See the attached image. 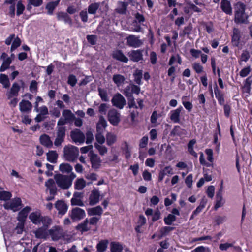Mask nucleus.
Wrapping results in <instances>:
<instances>
[{"instance_id": "nucleus-43", "label": "nucleus", "mask_w": 252, "mask_h": 252, "mask_svg": "<svg viewBox=\"0 0 252 252\" xmlns=\"http://www.w3.org/2000/svg\"><path fill=\"white\" fill-rule=\"evenodd\" d=\"M174 229V227L170 226H164L162 227L159 230V238L160 239L164 236L168 235L170 232Z\"/></svg>"}, {"instance_id": "nucleus-9", "label": "nucleus", "mask_w": 252, "mask_h": 252, "mask_svg": "<svg viewBox=\"0 0 252 252\" xmlns=\"http://www.w3.org/2000/svg\"><path fill=\"white\" fill-rule=\"evenodd\" d=\"M108 119L112 125L117 126L120 121V114L116 110L112 109L108 112Z\"/></svg>"}, {"instance_id": "nucleus-22", "label": "nucleus", "mask_w": 252, "mask_h": 252, "mask_svg": "<svg viewBox=\"0 0 252 252\" xmlns=\"http://www.w3.org/2000/svg\"><path fill=\"white\" fill-rule=\"evenodd\" d=\"M57 18L58 21H63L65 24L70 26L72 24V21L69 15L64 12L60 11L57 13Z\"/></svg>"}, {"instance_id": "nucleus-52", "label": "nucleus", "mask_w": 252, "mask_h": 252, "mask_svg": "<svg viewBox=\"0 0 252 252\" xmlns=\"http://www.w3.org/2000/svg\"><path fill=\"white\" fill-rule=\"evenodd\" d=\"M94 147L98 150L99 154L101 156H103L107 153L108 149L107 147L102 145V144L95 143L94 144Z\"/></svg>"}, {"instance_id": "nucleus-37", "label": "nucleus", "mask_w": 252, "mask_h": 252, "mask_svg": "<svg viewBox=\"0 0 252 252\" xmlns=\"http://www.w3.org/2000/svg\"><path fill=\"white\" fill-rule=\"evenodd\" d=\"M62 117L69 122H72L75 119V116L68 109H64L62 112Z\"/></svg>"}, {"instance_id": "nucleus-60", "label": "nucleus", "mask_w": 252, "mask_h": 252, "mask_svg": "<svg viewBox=\"0 0 252 252\" xmlns=\"http://www.w3.org/2000/svg\"><path fill=\"white\" fill-rule=\"evenodd\" d=\"M192 68L197 74L201 73L203 71V67L199 63H194L192 64Z\"/></svg>"}, {"instance_id": "nucleus-36", "label": "nucleus", "mask_w": 252, "mask_h": 252, "mask_svg": "<svg viewBox=\"0 0 252 252\" xmlns=\"http://www.w3.org/2000/svg\"><path fill=\"white\" fill-rule=\"evenodd\" d=\"M100 3L99 2H94L90 4L88 7V12L90 14L95 15L98 11Z\"/></svg>"}, {"instance_id": "nucleus-58", "label": "nucleus", "mask_w": 252, "mask_h": 252, "mask_svg": "<svg viewBox=\"0 0 252 252\" xmlns=\"http://www.w3.org/2000/svg\"><path fill=\"white\" fill-rule=\"evenodd\" d=\"M16 7V14L17 16H20L23 13L24 10H25V6L23 4L22 1L20 0L18 1Z\"/></svg>"}, {"instance_id": "nucleus-21", "label": "nucleus", "mask_w": 252, "mask_h": 252, "mask_svg": "<svg viewBox=\"0 0 252 252\" xmlns=\"http://www.w3.org/2000/svg\"><path fill=\"white\" fill-rule=\"evenodd\" d=\"M220 8L223 12L227 15L232 14V8L231 3L228 0H222L220 3Z\"/></svg>"}, {"instance_id": "nucleus-15", "label": "nucleus", "mask_w": 252, "mask_h": 252, "mask_svg": "<svg viewBox=\"0 0 252 252\" xmlns=\"http://www.w3.org/2000/svg\"><path fill=\"white\" fill-rule=\"evenodd\" d=\"M183 107L180 106L178 108L171 110L169 116L170 120L174 123H179L180 121V113L183 110Z\"/></svg>"}, {"instance_id": "nucleus-53", "label": "nucleus", "mask_w": 252, "mask_h": 252, "mask_svg": "<svg viewBox=\"0 0 252 252\" xmlns=\"http://www.w3.org/2000/svg\"><path fill=\"white\" fill-rule=\"evenodd\" d=\"M176 220L175 216L170 214L164 218V221L166 225H171Z\"/></svg>"}, {"instance_id": "nucleus-8", "label": "nucleus", "mask_w": 252, "mask_h": 252, "mask_svg": "<svg viewBox=\"0 0 252 252\" xmlns=\"http://www.w3.org/2000/svg\"><path fill=\"white\" fill-rule=\"evenodd\" d=\"M113 105L120 109L124 108L126 104V101L123 95L120 93H117L111 100Z\"/></svg>"}, {"instance_id": "nucleus-20", "label": "nucleus", "mask_w": 252, "mask_h": 252, "mask_svg": "<svg viewBox=\"0 0 252 252\" xmlns=\"http://www.w3.org/2000/svg\"><path fill=\"white\" fill-rule=\"evenodd\" d=\"M100 193L98 190L94 189L91 191L89 198V204L91 206L96 204L99 201Z\"/></svg>"}, {"instance_id": "nucleus-31", "label": "nucleus", "mask_w": 252, "mask_h": 252, "mask_svg": "<svg viewBox=\"0 0 252 252\" xmlns=\"http://www.w3.org/2000/svg\"><path fill=\"white\" fill-rule=\"evenodd\" d=\"M174 172L172 168L170 166L165 167L159 173L158 181L161 182L165 176L167 174H173Z\"/></svg>"}, {"instance_id": "nucleus-64", "label": "nucleus", "mask_w": 252, "mask_h": 252, "mask_svg": "<svg viewBox=\"0 0 252 252\" xmlns=\"http://www.w3.org/2000/svg\"><path fill=\"white\" fill-rule=\"evenodd\" d=\"M191 252H211V251L208 247L200 246L193 250Z\"/></svg>"}, {"instance_id": "nucleus-6", "label": "nucleus", "mask_w": 252, "mask_h": 252, "mask_svg": "<svg viewBox=\"0 0 252 252\" xmlns=\"http://www.w3.org/2000/svg\"><path fill=\"white\" fill-rule=\"evenodd\" d=\"M126 44L131 47L138 48L143 44V41L140 39L139 36L135 35H129L126 38Z\"/></svg>"}, {"instance_id": "nucleus-49", "label": "nucleus", "mask_w": 252, "mask_h": 252, "mask_svg": "<svg viewBox=\"0 0 252 252\" xmlns=\"http://www.w3.org/2000/svg\"><path fill=\"white\" fill-rule=\"evenodd\" d=\"M12 62L10 58H7L2 61V63L0 67V72H4L10 67Z\"/></svg>"}, {"instance_id": "nucleus-16", "label": "nucleus", "mask_w": 252, "mask_h": 252, "mask_svg": "<svg viewBox=\"0 0 252 252\" xmlns=\"http://www.w3.org/2000/svg\"><path fill=\"white\" fill-rule=\"evenodd\" d=\"M128 55L130 60L134 62H138L143 60V50H132L128 52Z\"/></svg>"}, {"instance_id": "nucleus-5", "label": "nucleus", "mask_w": 252, "mask_h": 252, "mask_svg": "<svg viewBox=\"0 0 252 252\" xmlns=\"http://www.w3.org/2000/svg\"><path fill=\"white\" fill-rule=\"evenodd\" d=\"M66 129L64 126H57L56 138L54 141V145L59 147L64 141L65 136Z\"/></svg>"}, {"instance_id": "nucleus-30", "label": "nucleus", "mask_w": 252, "mask_h": 252, "mask_svg": "<svg viewBox=\"0 0 252 252\" xmlns=\"http://www.w3.org/2000/svg\"><path fill=\"white\" fill-rule=\"evenodd\" d=\"M76 229L82 233L87 232L91 229L88 222V219H86L82 222L79 223L76 227Z\"/></svg>"}, {"instance_id": "nucleus-38", "label": "nucleus", "mask_w": 252, "mask_h": 252, "mask_svg": "<svg viewBox=\"0 0 252 252\" xmlns=\"http://www.w3.org/2000/svg\"><path fill=\"white\" fill-rule=\"evenodd\" d=\"M123 246L119 242H112L110 244L111 252H122Z\"/></svg>"}, {"instance_id": "nucleus-61", "label": "nucleus", "mask_w": 252, "mask_h": 252, "mask_svg": "<svg viewBox=\"0 0 252 252\" xmlns=\"http://www.w3.org/2000/svg\"><path fill=\"white\" fill-rule=\"evenodd\" d=\"M250 53L247 50H243L240 56V60L241 61L247 62L250 58Z\"/></svg>"}, {"instance_id": "nucleus-27", "label": "nucleus", "mask_w": 252, "mask_h": 252, "mask_svg": "<svg viewBox=\"0 0 252 252\" xmlns=\"http://www.w3.org/2000/svg\"><path fill=\"white\" fill-rule=\"evenodd\" d=\"M241 33L240 30L237 28H234L233 35L232 36V42L234 46L238 47L240 43Z\"/></svg>"}, {"instance_id": "nucleus-2", "label": "nucleus", "mask_w": 252, "mask_h": 252, "mask_svg": "<svg viewBox=\"0 0 252 252\" xmlns=\"http://www.w3.org/2000/svg\"><path fill=\"white\" fill-rule=\"evenodd\" d=\"M246 5L238 2L236 4L234 22L236 24L248 23V15L245 13Z\"/></svg>"}, {"instance_id": "nucleus-54", "label": "nucleus", "mask_w": 252, "mask_h": 252, "mask_svg": "<svg viewBox=\"0 0 252 252\" xmlns=\"http://www.w3.org/2000/svg\"><path fill=\"white\" fill-rule=\"evenodd\" d=\"M98 91L99 93V95L101 98V99L105 102H107L109 100V99L108 98L107 96V91L103 89H101L100 88H99L98 89Z\"/></svg>"}, {"instance_id": "nucleus-56", "label": "nucleus", "mask_w": 252, "mask_h": 252, "mask_svg": "<svg viewBox=\"0 0 252 252\" xmlns=\"http://www.w3.org/2000/svg\"><path fill=\"white\" fill-rule=\"evenodd\" d=\"M40 223H42V227H46V228L48 229L49 225L51 223V220L47 216H42Z\"/></svg>"}, {"instance_id": "nucleus-63", "label": "nucleus", "mask_w": 252, "mask_h": 252, "mask_svg": "<svg viewBox=\"0 0 252 252\" xmlns=\"http://www.w3.org/2000/svg\"><path fill=\"white\" fill-rule=\"evenodd\" d=\"M103 132H97L95 135L96 140L99 144H102L105 142V137L103 135Z\"/></svg>"}, {"instance_id": "nucleus-59", "label": "nucleus", "mask_w": 252, "mask_h": 252, "mask_svg": "<svg viewBox=\"0 0 252 252\" xmlns=\"http://www.w3.org/2000/svg\"><path fill=\"white\" fill-rule=\"evenodd\" d=\"M77 80L76 76L73 74H70L68 77L67 83L72 87H74L76 83Z\"/></svg>"}, {"instance_id": "nucleus-33", "label": "nucleus", "mask_w": 252, "mask_h": 252, "mask_svg": "<svg viewBox=\"0 0 252 252\" xmlns=\"http://www.w3.org/2000/svg\"><path fill=\"white\" fill-rule=\"evenodd\" d=\"M214 93L215 96L218 101L219 104L220 105H224L225 100L223 94L218 90V86L216 84L215 87L214 88Z\"/></svg>"}, {"instance_id": "nucleus-3", "label": "nucleus", "mask_w": 252, "mask_h": 252, "mask_svg": "<svg viewBox=\"0 0 252 252\" xmlns=\"http://www.w3.org/2000/svg\"><path fill=\"white\" fill-rule=\"evenodd\" d=\"M64 157L69 161H74L79 155L78 148L74 146L68 145L63 148Z\"/></svg>"}, {"instance_id": "nucleus-14", "label": "nucleus", "mask_w": 252, "mask_h": 252, "mask_svg": "<svg viewBox=\"0 0 252 252\" xmlns=\"http://www.w3.org/2000/svg\"><path fill=\"white\" fill-rule=\"evenodd\" d=\"M35 237L37 239H46L49 236V231L46 227H41L33 231Z\"/></svg>"}, {"instance_id": "nucleus-19", "label": "nucleus", "mask_w": 252, "mask_h": 252, "mask_svg": "<svg viewBox=\"0 0 252 252\" xmlns=\"http://www.w3.org/2000/svg\"><path fill=\"white\" fill-rule=\"evenodd\" d=\"M47 190H49L50 195H55L57 193V188L56 183L52 179H49L45 182Z\"/></svg>"}, {"instance_id": "nucleus-42", "label": "nucleus", "mask_w": 252, "mask_h": 252, "mask_svg": "<svg viewBox=\"0 0 252 252\" xmlns=\"http://www.w3.org/2000/svg\"><path fill=\"white\" fill-rule=\"evenodd\" d=\"M86 186V182L83 178L77 179L74 183V189L82 190Z\"/></svg>"}, {"instance_id": "nucleus-39", "label": "nucleus", "mask_w": 252, "mask_h": 252, "mask_svg": "<svg viewBox=\"0 0 252 252\" xmlns=\"http://www.w3.org/2000/svg\"><path fill=\"white\" fill-rule=\"evenodd\" d=\"M142 71L141 70H136L133 73L134 81L138 85L142 84Z\"/></svg>"}, {"instance_id": "nucleus-32", "label": "nucleus", "mask_w": 252, "mask_h": 252, "mask_svg": "<svg viewBox=\"0 0 252 252\" xmlns=\"http://www.w3.org/2000/svg\"><path fill=\"white\" fill-rule=\"evenodd\" d=\"M41 217L42 216L39 212H32L29 215V219L31 221L36 225L40 224Z\"/></svg>"}, {"instance_id": "nucleus-26", "label": "nucleus", "mask_w": 252, "mask_h": 252, "mask_svg": "<svg viewBox=\"0 0 252 252\" xmlns=\"http://www.w3.org/2000/svg\"><path fill=\"white\" fill-rule=\"evenodd\" d=\"M113 58L118 61L127 63L128 58L123 54L121 50H117L114 51L112 54Z\"/></svg>"}, {"instance_id": "nucleus-35", "label": "nucleus", "mask_w": 252, "mask_h": 252, "mask_svg": "<svg viewBox=\"0 0 252 252\" xmlns=\"http://www.w3.org/2000/svg\"><path fill=\"white\" fill-rule=\"evenodd\" d=\"M60 0H57L55 1L50 2L46 6V9L48 10V14L52 15L54 10L56 7L59 5Z\"/></svg>"}, {"instance_id": "nucleus-25", "label": "nucleus", "mask_w": 252, "mask_h": 252, "mask_svg": "<svg viewBox=\"0 0 252 252\" xmlns=\"http://www.w3.org/2000/svg\"><path fill=\"white\" fill-rule=\"evenodd\" d=\"M107 126V122L102 115L99 117V121L96 125L97 132H104Z\"/></svg>"}, {"instance_id": "nucleus-51", "label": "nucleus", "mask_w": 252, "mask_h": 252, "mask_svg": "<svg viewBox=\"0 0 252 252\" xmlns=\"http://www.w3.org/2000/svg\"><path fill=\"white\" fill-rule=\"evenodd\" d=\"M116 141V136L112 133H108L106 135V143L108 146H111Z\"/></svg>"}, {"instance_id": "nucleus-7", "label": "nucleus", "mask_w": 252, "mask_h": 252, "mask_svg": "<svg viewBox=\"0 0 252 252\" xmlns=\"http://www.w3.org/2000/svg\"><path fill=\"white\" fill-rule=\"evenodd\" d=\"M70 136L72 140L77 144H83L85 140L84 133L78 129H75L70 132Z\"/></svg>"}, {"instance_id": "nucleus-50", "label": "nucleus", "mask_w": 252, "mask_h": 252, "mask_svg": "<svg viewBox=\"0 0 252 252\" xmlns=\"http://www.w3.org/2000/svg\"><path fill=\"white\" fill-rule=\"evenodd\" d=\"M21 39L18 36H16L12 43V45L10 48V51L11 52H13L18 47H19L21 45Z\"/></svg>"}, {"instance_id": "nucleus-48", "label": "nucleus", "mask_w": 252, "mask_h": 252, "mask_svg": "<svg viewBox=\"0 0 252 252\" xmlns=\"http://www.w3.org/2000/svg\"><path fill=\"white\" fill-rule=\"evenodd\" d=\"M127 5L128 4L127 2H119V6L117 8L116 10L118 12V13L120 14H125L126 11Z\"/></svg>"}, {"instance_id": "nucleus-55", "label": "nucleus", "mask_w": 252, "mask_h": 252, "mask_svg": "<svg viewBox=\"0 0 252 252\" xmlns=\"http://www.w3.org/2000/svg\"><path fill=\"white\" fill-rule=\"evenodd\" d=\"M12 194L10 192L6 191H0V200L7 201L11 197Z\"/></svg>"}, {"instance_id": "nucleus-13", "label": "nucleus", "mask_w": 252, "mask_h": 252, "mask_svg": "<svg viewBox=\"0 0 252 252\" xmlns=\"http://www.w3.org/2000/svg\"><path fill=\"white\" fill-rule=\"evenodd\" d=\"M83 194L81 192H75L73 193V197L71 199V204L72 206H84V204L82 200Z\"/></svg>"}, {"instance_id": "nucleus-29", "label": "nucleus", "mask_w": 252, "mask_h": 252, "mask_svg": "<svg viewBox=\"0 0 252 252\" xmlns=\"http://www.w3.org/2000/svg\"><path fill=\"white\" fill-rule=\"evenodd\" d=\"M87 213L89 216H98L100 217L103 213V209L100 206H97L95 207L88 208Z\"/></svg>"}, {"instance_id": "nucleus-62", "label": "nucleus", "mask_w": 252, "mask_h": 252, "mask_svg": "<svg viewBox=\"0 0 252 252\" xmlns=\"http://www.w3.org/2000/svg\"><path fill=\"white\" fill-rule=\"evenodd\" d=\"M192 26L191 25H189L186 27H184V30L182 32L180 33V36H185V35H189L190 34V32L192 30Z\"/></svg>"}, {"instance_id": "nucleus-46", "label": "nucleus", "mask_w": 252, "mask_h": 252, "mask_svg": "<svg viewBox=\"0 0 252 252\" xmlns=\"http://www.w3.org/2000/svg\"><path fill=\"white\" fill-rule=\"evenodd\" d=\"M58 158V154L56 151H51L47 153V160L51 163H55L56 162Z\"/></svg>"}, {"instance_id": "nucleus-24", "label": "nucleus", "mask_w": 252, "mask_h": 252, "mask_svg": "<svg viewBox=\"0 0 252 252\" xmlns=\"http://www.w3.org/2000/svg\"><path fill=\"white\" fill-rule=\"evenodd\" d=\"M32 209L29 206H26L21 210L18 213L17 219L19 221L25 222L28 214L31 211Z\"/></svg>"}, {"instance_id": "nucleus-12", "label": "nucleus", "mask_w": 252, "mask_h": 252, "mask_svg": "<svg viewBox=\"0 0 252 252\" xmlns=\"http://www.w3.org/2000/svg\"><path fill=\"white\" fill-rule=\"evenodd\" d=\"M89 156L92 167L95 170L99 169L101 162L100 158L97 154L93 153H90Z\"/></svg>"}, {"instance_id": "nucleus-4", "label": "nucleus", "mask_w": 252, "mask_h": 252, "mask_svg": "<svg viewBox=\"0 0 252 252\" xmlns=\"http://www.w3.org/2000/svg\"><path fill=\"white\" fill-rule=\"evenodd\" d=\"M5 209H10L14 212L19 211L22 207V200L19 197H16L6 202L3 204Z\"/></svg>"}, {"instance_id": "nucleus-17", "label": "nucleus", "mask_w": 252, "mask_h": 252, "mask_svg": "<svg viewBox=\"0 0 252 252\" xmlns=\"http://www.w3.org/2000/svg\"><path fill=\"white\" fill-rule=\"evenodd\" d=\"M20 90V86L17 82H14L11 87L9 91L6 93V96L8 99L18 95L19 92Z\"/></svg>"}, {"instance_id": "nucleus-18", "label": "nucleus", "mask_w": 252, "mask_h": 252, "mask_svg": "<svg viewBox=\"0 0 252 252\" xmlns=\"http://www.w3.org/2000/svg\"><path fill=\"white\" fill-rule=\"evenodd\" d=\"M49 235L53 240H58L63 236V230L59 227L55 226L49 230Z\"/></svg>"}, {"instance_id": "nucleus-41", "label": "nucleus", "mask_w": 252, "mask_h": 252, "mask_svg": "<svg viewBox=\"0 0 252 252\" xmlns=\"http://www.w3.org/2000/svg\"><path fill=\"white\" fill-rule=\"evenodd\" d=\"M59 169L63 173H69L72 170L71 165L66 163H63L60 165Z\"/></svg>"}, {"instance_id": "nucleus-47", "label": "nucleus", "mask_w": 252, "mask_h": 252, "mask_svg": "<svg viewBox=\"0 0 252 252\" xmlns=\"http://www.w3.org/2000/svg\"><path fill=\"white\" fill-rule=\"evenodd\" d=\"M0 83L2 84L5 88H9L10 86V82L8 76L4 74H0Z\"/></svg>"}, {"instance_id": "nucleus-44", "label": "nucleus", "mask_w": 252, "mask_h": 252, "mask_svg": "<svg viewBox=\"0 0 252 252\" xmlns=\"http://www.w3.org/2000/svg\"><path fill=\"white\" fill-rule=\"evenodd\" d=\"M207 202V199L203 197L201 199L199 205L193 211V215H198L204 208Z\"/></svg>"}, {"instance_id": "nucleus-40", "label": "nucleus", "mask_w": 252, "mask_h": 252, "mask_svg": "<svg viewBox=\"0 0 252 252\" xmlns=\"http://www.w3.org/2000/svg\"><path fill=\"white\" fill-rule=\"evenodd\" d=\"M108 243L107 240H101L96 245L97 252H104L107 249Z\"/></svg>"}, {"instance_id": "nucleus-45", "label": "nucleus", "mask_w": 252, "mask_h": 252, "mask_svg": "<svg viewBox=\"0 0 252 252\" xmlns=\"http://www.w3.org/2000/svg\"><path fill=\"white\" fill-rule=\"evenodd\" d=\"M125 80V78L122 75L114 74L113 76V81L117 86H120L121 85L123 84Z\"/></svg>"}, {"instance_id": "nucleus-10", "label": "nucleus", "mask_w": 252, "mask_h": 252, "mask_svg": "<svg viewBox=\"0 0 252 252\" xmlns=\"http://www.w3.org/2000/svg\"><path fill=\"white\" fill-rule=\"evenodd\" d=\"M86 216L85 211L80 208H73L70 213L71 218L74 220H78L83 219Z\"/></svg>"}, {"instance_id": "nucleus-34", "label": "nucleus", "mask_w": 252, "mask_h": 252, "mask_svg": "<svg viewBox=\"0 0 252 252\" xmlns=\"http://www.w3.org/2000/svg\"><path fill=\"white\" fill-rule=\"evenodd\" d=\"M224 204L222 196V187L220 188V190L216 194V202L215 205V209L217 210L219 208L221 207Z\"/></svg>"}, {"instance_id": "nucleus-57", "label": "nucleus", "mask_w": 252, "mask_h": 252, "mask_svg": "<svg viewBox=\"0 0 252 252\" xmlns=\"http://www.w3.org/2000/svg\"><path fill=\"white\" fill-rule=\"evenodd\" d=\"M123 94L126 97H132L131 84H130L125 88Z\"/></svg>"}, {"instance_id": "nucleus-11", "label": "nucleus", "mask_w": 252, "mask_h": 252, "mask_svg": "<svg viewBox=\"0 0 252 252\" xmlns=\"http://www.w3.org/2000/svg\"><path fill=\"white\" fill-rule=\"evenodd\" d=\"M19 110L22 113L29 114L31 112L32 105L29 100L23 99L19 103Z\"/></svg>"}, {"instance_id": "nucleus-23", "label": "nucleus", "mask_w": 252, "mask_h": 252, "mask_svg": "<svg viewBox=\"0 0 252 252\" xmlns=\"http://www.w3.org/2000/svg\"><path fill=\"white\" fill-rule=\"evenodd\" d=\"M55 208L58 211L59 214L63 215L65 214L68 209L67 205L62 200H58L55 204Z\"/></svg>"}, {"instance_id": "nucleus-1", "label": "nucleus", "mask_w": 252, "mask_h": 252, "mask_svg": "<svg viewBox=\"0 0 252 252\" xmlns=\"http://www.w3.org/2000/svg\"><path fill=\"white\" fill-rule=\"evenodd\" d=\"M75 174L71 172L69 175L58 174L54 176L56 183L61 189L65 190L69 189L72 184L73 180L76 178Z\"/></svg>"}, {"instance_id": "nucleus-28", "label": "nucleus", "mask_w": 252, "mask_h": 252, "mask_svg": "<svg viewBox=\"0 0 252 252\" xmlns=\"http://www.w3.org/2000/svg\"><path fill=\"white\" fill-rule=\"evenodd\" d=\"M39 140L40 143L47 148H51L53 146V142L50 136L47 134H44L41 135L40 136Z\"/></svg>"}]
</instances>
